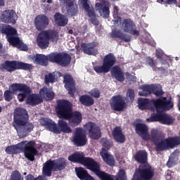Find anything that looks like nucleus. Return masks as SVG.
<instances>
[{"mask_svg": "<svg viewBox=\"0 0 180 180\" xmlns=\"http://www.w3.org/2000/svg\"><path fill=\"white\" fill-rule=\"evenodd\" d=\"M135 131L144 141H150L155 145V151H165L168 148H174L180 144L179 136L164 139L162 134L156 129H153L149 135L148 127L146 124L137 123L135 125Z\"/></svg>", "mask_w": 180, "mask_h": 180, "instance_id": "f257e3e1", "label": "nucleus"}, {"mask_svg": "<svg viewBox=\"0 0 180 180\" xmlns=\"http://www.w3.org/2000/svg\"><path fill=\"white\" fill-rule=\"evenodd\" d=\"M153 94L158 98L153 99L152 102L155 108L156 112H164V110H171L174 108V103L167 97H162L165 94L162 90L161 84H144L142 86V91L139 92L141 96H150Z\"/></svg>", "mask_w": 180, "mask_h": 180, "instance_id": "f03ea898", "label": "nucleus"}, {"mask_svg": "<svg viewBox=\"0 0 180 180\" xmlns=\"http://www.w3.org/2000/svg\"><path fill=\"white\" fill-rule=\"evenodd\" d=\"M55 110L58 117L68 120L71 127H77L82 122V114L79 111H72V103L70 101L65 99L57 100Z\"/></svg>", "mask_w": 180, "mask_h": 180, "instance_id": "7ed1b4c3", "label": "nucleus"}, {"mask_svg": "<svg viewBox=\"0 0 180 180\" xmlns=\"http://www.w3.org/2000/svg\"><path fill=\"white\" fill-rule=\"evenodd\" d=\"M115 64H116V57L113 53H110L104 56L102 65L94 66V70L96 74H106L110 71L112 78L119 82H124V72L120 66L115 65Z\"/></svg>", "mask_w": 180, "mask_h": 180, "instance_id": "20e7f679", "label": "nucleus"}, {"mask_svg": "<svg viewBox=\"0 0 180 180\" xmlns=\"http://www.w3.org/2000/svg\"><path fill=\"white\" fill-rule=\"evenodd\" d=\"M28 120L29 115L26 109L18 108L15 110L13 127L20 139L27 137L29 133L33 131L34 129L33 123L29 122Z\"/></svg>", "mask_w": 180, "mask_h": 180, "instance_id": "39448f33", "label": "nucleus"}, {"mask_svg": "<svg viewBox=\"0 0 180 180\" xmlns=\"http://www.w3.org/2000/svg\"><path fill=\"white\" fill-rule=\"evenodd\" d=\"M68 160L75 164L84 165L87 169H90V171L94 172L99 179H108V174L106 172L101 171V165L98 164V162L91 158L85 157V155L82 153L75 152L68 157Z\"/></svg>", "mask_w": 180, "mask_h": 180, "instance_id": "423d86ee", "label": "nucleus"}, {"mask_svg": "<svg viewBox=\"0 0 180 180\" xmlns=\"http://www.w3.org/2000/svg\"><path fill=\"white\" fill-rule=\"evenodd\" d=\"M21 92L18 94V99L19 102H24L25 99L27 98V95L32 94V89L27 84L22 83H14L10 86V90L4 91V99L6 102H11L13 98V94L16 92Z\"/></svg>", "mask_w": 180, "mask_h": 180, "instance_id": "0eeeda50", "label": "nucleus"}, {"mask_svg": "<svg viewBox=\"0 0 180 180\" xmlns=\"http://www.w3.org/2000/svg\"><path fill=\"white\" fill-rule=\"evenodd\" d=\"M67 167V160L64 158H59L56 160H49L44 164L43 173L46 176H51V172L63 171Z\"/></svg>", "mask_w": 180, "mask_h": 180, "instance_id": "6e6552de", "label": "nucleus"}, {"mask_svg": "<svg viewBox=\"0 0 180 180\" xmlns=\"http://www.w3.org/2000/svg\"><path fill=\"white\" fill-rule=\"evenodd\" d=\"M0 70L7 72H15L18 70L30 71L33 70V65L18 60H6L0 65Z\"/></svg>", "mask_w": 180, "mask_h": 180, "instance_id": "1a4fd4ad", "label": "nucleus"}, {"mask_svg": "<svg viewBox=\"0 0 180 180\" xmlns=\"http://www.w3.org/2000/svg\"><path fill=\"white\" fill-rule=\"evenodd\" d=\"M155 169L148 163L140 165L135 170L131 180H152L154 178Z\"/></svg>", "mask_w": 180, "mask_h": 180, "instance_id": "9d476101", "label": "nucleus"}, {"mask_svg": "<svg viewBox=\"0 0 180 180\" xmlns=\"http://www.w3.org/2000/svg\"><path fill=\"white\" fill-rule=\"evenodd\" d=\"M18 148V153L20 150L24 148V155L25 158H27L29 161H34V155H37L39 151L36 148V142L34 141H23L18 144H16Z\"/></svg>", "mask_w": 180, "mask_h": 180, "instance_id": "9b49d317", "label": "nucleus"}, {"mask_svg": "<svg viewBox=\"0 0 180 180\" xmlns=\"http://www.w3.org/2000/svg\"><path fill=\"white\" fill-rule=\"evenodd\" d=\"M51 63H56L62 67H68L71 63V56L65 52H53L49 53Z\"/></svg>", "mask_w": 180, "mask_h": 180, "instance_id": "f8f14e48", "label": "nucleus"}, {"mask_svg": "<svg viewBox=\"0 0 180 180\" xmlns=\"http://www.w3.org/2000/svg\"><path fill=\"white\" fill-rule=\"evenodd\" d=\"M86 130L89 131V136L92 140H99L102 137L101 127L95 122H89L84 125Z\"/></svg>", "mask_w": 180, "mask_h": 180, "instance_id": "ddd939ff", "label": "nucleus"}, {"mask_svg": "<svg viewBox=\"0 0 180 180\" xmlns=\"http://www.w3.org/2000/svg\"><path fill=\"white\" fill-rule=\"evenodd\" d=\"M72 141L77 147H84L86 143H88V139H86V134L82 128L77 127L73 135Z\"/></svg>", "mask_w": 180, "mask_h": 180, "instance_id": "4468645a", "label": "nucleus"}, {"mask_svg": "<svg viewBox=\"0 0 180 180\" xmlns=\"http://www.w3.org/2000/svg\"><path fill=\"white\" fill-rule=\"evenodd\" d=\"M122 26L125 33H129L132 36H136V37H139V36H140V31L137 30L136 23H134V21L131 20V19H124L122 22Z\"/></svg>", "mask_w": 180, "mask_h": 180, "instance_id": "2eb2a0df", "label": "nucleus"}, {"mask_svg": "<svg viewBox=\"0 0 180 180\" xmlns=\"http://www.w3.org/2000/svg\"><path fill=\"white\" fill-rule=\"evenodd\" d=\"M34 24L37 30L41 32V30L47 29V27L50 25V19L44 14H39L34 18Z\"/></svg>", "mask_w": 180, "mask_h": 180, "instance_id": "dca6fc26", "label": "nucleus"}, {"mask_svg": "<svg viewBox=\"0 0 180 180\" xmlns=\"http://www.w3.org/2000/svg\"><path fill=\"white\" fill-rule=\"evenodd\" d=\"M88 1L89 0H80V2L84 11H86L89 18H91L90 22H91L92 25L94 26H98V25H99V20H98V18H96V13H95L94 7L91 8L89 4H88Z\"/></svg>", "mask_w": 180, "mask_h": 180, "instance_id": "f3484780", "label": "nucleus"}, {"mask_svg": "<svg viewBox=\"0 0 180 180\" xmlns=\"http://www.w3.org/2000/svg\"><path fill=\"white\" fill-rule=\"evenodd\" d=\"M125 105L124 99L120 95L113 96L110 102L111 109L115 112H122L124 109Z\"/></svg>", "mask_w": 180, "mask_h": 180, "instance_id": "a211bd4d", "label": "nucleus"}, {"mask_svg": "<svg viewBox=\"0 0 180 180\" xmlns=\"http://www.w3.org/2000/svg\"><path fill=\"white\" fill-rule=\"evenodd\" d=\"M1 19L4 23L15 25L16 20H18V14L13 10H6L2 13Z\"/></svg>", "mask_w": 180, "mask_h": 180, "instance_id": "6ab92c4d", "label": "nucleus"}, {"mask_svg": "<svg viewBox=\"0 0 180 180\" xmlns=\"http://www.w3.org/2000/svg\"><path fill=\"white\" fill-rule=\"evenodd\" d=\"M65 88L68 91L69 95L74 96L75 94V80L70 74H66L63 77Z\"/></svg>", "mask_w": 180, "mask_h": 180, "instance_id": "aec40b11", "label": "nucleus"}, {"mask_svg": "<svg viewBox=\"0 0 180 180\" xmlns=\"http://www.w3.org/2000/svg\"><path fill=\"white\" fill-rule=\"evenodd\" d=\"M7 41L13 47H16L19 49V50H22V51H27V50H29L27 45L25 44L23 41L19 39L18 35H14L8 38Z\"/></svg>", "mask_w": 180, "mask_h": 180, "instance_id": "412c9836", "label": "nucleus"}, {"mask_svg": "<svg viewBox=\"0 0 180 180\" xmlns=\"http://www.w3.org/2000/svg\"><path fill=\"white\" fill-rule=\"evenodd\" d=\"M96 9L98 11L101 16H103L105 19L109 18V15H110V3L109 2H104L103 4L101 3H96Z\"/></svg>", "mask_w": 180, "mask_h": 180, "instance_id": "4be33fe9", "label": "nucleus"}, {"mask_svg": "<svg viewBox=\"0 0 180 180\" xmlns=\"http://www.w3.org/2000/svg\"><path fill=\"white\" fill-rule=\"evenodd\" d=\"M96 46V42L83 43L81 44L83 52L84 54H88V56H96V54H99L98 49H95Z\"/></svg>", "mask_w": 180, "mask_h": 180, "instance_id": "5701e85b", "label": "nucleus"}, {"mask_svg": "<svg viewBox=\"0 0 180 180\" xmlns=\"http://www.w3.org/2000/svg\"><path fill=\"white\" fill-rule=\"evenodd\" d=\"M37 46L42 50H46L50 45L49 38H47V34L44 31L41 32L37 37Z\"/></svg>", "mask_w": 180, "mask_h": 180, "instance_id": "b1692460", "label": "nucleus"}, {"mask_svg": "<svg viewBox=\"0 0 180 180\" xmlns=\"http://www.w3.org/2000/svg\"><path fill=\"white\" fill-rule=\"evenodd\" d=\"M41 126L45 127L49 131H51L56 134V131H58L57 124L50 118H41L40 120Z\"/></svg>", "mask_w": 180, "mask_h": 180, "instance_id": "393cba45", "label": "nucleus"}, {"mask_svg": "<svg viewBox=\"0 0 180 180\" xmlns=\"http://www.w3.org/2000/svg\"><path fill=\"white\" fill-rule=\"evenodd\" d=\"M0 32L1 34H6L7 39L13 36H18V31L12 26L6 24H1L0 25Z\"/></svg>", "mask_w": 180, "mask_h": 180, "instance_id": "a878e982", "label": "nucleus"}, {"mask_svg": "<svg viewBox=\"0 0 180 180\" xmlns=\"http://www.w3.org/2000/svg\"><path fill=\"white\" fill-rule=\"evenodd\" d=\"M33 63L38 64L39 65L47 66L49 65V61H50V54L45 56L44 54H36L32 58Z\"/></svg>", "mask_w": 180, "mask_h": 180, "instance_id": "bb28decb", "label": "nucleus"}, {"mask_svg": "<svg viewBox=\"0 0 180 180\" xmlns=\"http://www.w3.org/2000/svg\"><path fill=\"white\" fill-rule=\"evenodd\" d=\"M112 137L116 143L123 144L126 141V136L123 134V131L120 127H116L112 131Z\"/></svg>", "mask_w": 180, "mask_h": 180, "instance_id": "cd10ccee", "label": "nucleus"}, {"mask_svg": "<svg viewBox=\"0 0 180 180\" xmlns=\"http://www.w3.org/2000/svg\"><path fill=\"white\" fill-rule=\"evenodd\" d=\"M110 36L112 39H120L125 43H130L131 41V36L120 32V30H112Z\"/></svg>", "mask_w": 180, "mask_h": 180, "instance_id": "c85d7f7f", "label": "nucleus"}, {"mask_svg": "<svg viewBox=\"0 0 180 180\" xmlns=\"http://www.w3.org/2000/svg\"><path fill=\"white\" fill-rule=\"evenodd\" d=\"M43 102V98L40 95L32 94H28L27 96V99L25 101V103L27 105H30V106H36V105H40Z\"/></svg>", "mask_w": 180, "mask_h": 180, "instance_id": "c756f323", "label": "nucleus"}, {"mask_svg": "<svg viewBox=\"0 0 180 180\" xmlns=\"http://www.w3.org/2000/svg\"><path fill=\"white\" fill-rule=\"evenodd\" d=\"M134 160H135V161H136L138 164H141V165H144L147 164V161H148V154L146 150H139L134 155Z\"/></svg>", "mask_w": 180, "mask_h": 180, "instance_id": "7c9ffc66", "label": "nucleus"}, {"mask_svg": "<svg viewBox=\"0 0 180 180\" xmlns=\"http://www.w3.org/2000/svg\"><path fill=\"white\" fill-rule=\"evenodd\" d=\"M58 131L55 132V134H60L62 133H72V129L70 127L68 123L63 120H59L58 121L57 126Z\"/></svg>", "mask_w": 180, "mask_h": 180, "instance_id": "2f4dec72", "label": "nucleus"}, {"mask_svg": "<svg viewBox=\"0 0 180 180\" xmlns=\"http://www.w3.org/2000/svg\"><path fill=\"white\" fill-rule=\"evenodd\" d=\"M103 151L100 153L101 158H103V161L107 164V165H110V167H115L116 162L115 161V158L112 155H109L108 153V150L106 149L103 148Z\"/></svg>", "mask_w": 180, "mask_h": 180, "instance_id": "473e14b6", "label": "nucleus"}, {"mask_svg": "<svg viewBox=\"0 0 180 180\" xmlns=\"http://www.w3.org/2000/svg\"><path fill=\"white\" fill-rule=\"evenodd\" d=\"M53 19L55 20V23L58 26H60L61 27H63V26H65L66 25L68 24V18H67L65 15L60 13H56L53 15Z\"/></svg>", "mask_w": 180, "mask_h": 180, "instance_id": "72a5a7b5", "label": "nucleus"}, {"mask_svg": "<svg viewBox=\"0 0 180 180\" xmlns=\"http://www.w3.org/2000/svg\"><path fill=\"white\" fill-rule=\"evenodd\" d=\"M44 32H45L49 41H50V40L53 41V43H57V41H58L60 35L58 32L56 31V30H44Z\"/></svg>", "mask_w": 180, "mask_h": 180, "instance_id": "f704fd0d", "label": "nucleus"}, {"mask_svg": "<svg viewBox=\"0 0 180 180\" xmlns=\"http://www.w3.org/2000/svg\"><path fill=\"white\" fill-rule=\"evenodd\" d=\"M79 101L80 103L83 105V106L89 107L92 106V105L95 103V100L94 99V98L86 94L80 96V97L79 98Z\"/></svg>", "mask_w": 180, "mask_h": 180, "instance_id": "c9c22d12", "label": "nucleus"}, {"mask_svg": "<svg viewBox=\"0 0 180 180\" xmlns=\"http://www.w3.org/2000/svg\"><path fill=\"white\" fill-rule=\"evenodd\" d=\"M106 180H127V176H126V171H124V169H120L118 174H117V176L115 177V179H113V175H110L108 173H106ZM100 179L102 180V179Z\"/></svg>", "mask_w": 180, "mask_h": 180, "instance_id": "e433bc0d", "label": "nucleus"}, {"mask_svg": "<svg viewBox=\"0 0 180 180\" xmlns=\"http://www.w3.org/2000/svg\"><path fill=\"white\" fill-rule=\"evenodd\" d=\"M39 94L41 96H44L46 101H53L54 99V92L51 91L50 89L47 88L41 89L39 91Z\"/></svg>", "mask_w": 180, "mask_h": 180, "instance_id": "4c0bfd02", "label": "nucleus"}, {"mask_svg": "<svg viewBox=\"0 0 180 180\" xmlns=\"http://www.w3.org/2000/svg\"><path fill=\"white\" fill-rule=\"evenodd\" d=\"M67 12L70 16H77L78 15V6L74 4V1L68 2Z\"/></svg>", "mask_w": 180, "mask_h": 180, "instance_id": "58836bf2", "label": "nucleus"}, {"mask_svg": "<svg viewBox=\"0 0 180 180\" xmlns=\"http://www.w3.org/2000/svg\"><path fill=\"white\" fill-rule=\"evenodd\" d=\"M139 108L141 110H147L150 109V101L147 98H139L138 100Z\"/></svg>", "mask_w": 180, "mask_h": 180, "instance_id": "ea45409f", "label": "nucleus"}, {"mask_svg": "<svg viewBox=\"0 0 180 180\" xmlns=\"http://www.w3.org/2000/svg\"><path fill=\"white\" fill-rule=\"evenodd\" d=\"M56 82L57 78H56V72H51L45 75L44 82L46 85H49V84H54V82Z\"/></svg>", "mask_w": 180, "mask_h": 180, "instance_id": "a19ab883", "label": "nucleus"}, {"mask_svg": "<svg viewBox=\"0 0 180 180\" xmlns=\"http://www.w3.org/2000/svg\"><path fill=\"white\" fill-rule=\"evenodd\" d=\"M161 112L162 111L158 112V113L152 114L150 117L146 120L147 122H162V113H161Z\"/></svg>", "mask_w": 180, "mask_h": 180, "instance_id": "79ce46f5", "label": "nucleus"}, {"mask_svg": "<svg viewBox=\"0 0 180 180\" xmlns=\"http://www.w3.org/2000/svg\"><path fill=\"white\" fill-rule=\"evenodd\" d=\"M175 122V119L172 117L171 115L167 114H162V121L161 122L163 124H172Z\"/></svg>", "mask_w": 180, "mask_h": 180, "instance_id": "37998d69", "label": "nucleus"}, {"mask_svg": "<svg viewBox=\"0 0 180 180\" xmlns=\"http://www.w3.org/2000/svg\"><path fill=\"white\" fill-rule=\"evenodd\" d=\"M5 152L8 155L19 154V148L16 145L8 146L6 148Z\"/></svg>", "mask_w": 180, "mask_h": 180, "instance_id": "c03bdc74", "label": "nucleus"}, {"mask_svg": "<svg viewBox=\"0 0 180 180\" xmlns=\"http://www.w3.org/2000/svg\"><path fill=\"white\" fill-rule=\"evenodd\" d=\"M179 155V151L178 150H174L172 154H171V158H169V160L167 162V165L169 168H171L175 165V163L174 162V160L172 158L174 157H178Z\"/></svg>", "mask_w": 180, "mask_h": 180, "instance_id": "a18cd8bd", "label": "nucleus"}, {"mask_svg": "<svg viewBox=\"0 0 180 180\" xmlns=\"http://www.w3.org/2000/svg\"><path fill=\"white\" fill-rule=\"evenodd\" d=\"M11 180H23V176L19 171L15 170L11 176Z\"/></svg>", "mask_w": 180, "mask_h": 180, "instance_id": "49530a36", "label": "nucleus"}, {"mask_svg": "<svg viewBox=\"0 0 180 180\" xmlns=\"http://www.w3.org/2000/svg\"><path fill=\"white\" fill-rule=\"evenodd\" d=\"M90 95H91V97L92 96V98H100L101 91H99L98 88H94L91 89V91H90Z\"/></svg>", "mask_w": 180, "mask_h": 180, "instance_id": "de8ad7c7", "label": "nucleus"}, {"mask_svg": "<svg viewBox=\"0 0 180 180\" xmlns=\"http://www.w3.org/2000/svg\"><path fill=\"white\" fill-rule=\"evenodd\" d=\"M101 144L103 146L105 147V148H110V147H112L110 141H109V139H108L107 138H103L101 139Z\"/></svg>", "mask_w": 180, "mask_h": 180, "instance_id": "09e8293b", "label": "nucleus"}, {"mask_svg": "<svg viewBox=\"0 0 180 180\" xmlns=\"http://www.w3.org/2000/svg\"><path fill=\"white\" fill-rule=\"evenodd\" d=\"M155 56L158 60H159L162 64H164V52H162V51H156Z\"/></svg>", "mask_w": 180, "mask_h": 180, "instance_id": "8fccbe9b", "label": "nucleus"}, {"mask_svg": "<svg viewBox=\"0 0 180 180\" xmlns=\"http://www.w3.org/2000/svg\"><path fill=\"white\" fill-rule=\"evenodd\" d=\"M127 98H129L130 101H134V90L133 89H129L127 92Z\"/></svg>", "mask_w": 180, "mask_h": 180, "instance_id": "3c124183", "label": "nucleus"}, {"mask_svg": "<svg viewBox=\"0 0 180 180\" xmlns=\"http://www.w3.org/2000/svg\"><path fill=\"white\" fill-rule=\"evenodd\" d=\"M159 4H166L167 5H176V0H158Z\"/></svg>", "mask_w": 180, "mask_h": 180, "instance_id": "603ef678", "label": "nucleus"}, {"mask_svg": "<svg viewBox=\"0 0 180 180\" xmlns=\"http://www.w3.org/2000/svg\"><path fill=\"white\" fill-rule=\"evenodd\" d=\"M148 63L150 67L153 68V71H155L156 68H155V63H154V60H153V58H150L148 60Z\"/></svg>", "mask_w": 180, "mask_h": 180, "instance_id": "864d4df0", "label": "nucleus"}, {"mask_svg": "<svg viewBox=\"0 0 180 180\" xmlns=\"http://www.w3.org/2000/svg\"><path fill=\"white\" fill-rule=\"evenodd\" d=\"M114 13L115 15H119V7L117 6H115L113 8Z\"/></svg>", "mask_w": 180, "mask_h": 180, "instance_id": "5fc2aeb1", "label": "nucleus"}, {"mask_svg": "<svg viewBox=\"0 0 180 180\" xmlns=\"http://www.w3.org/2000/svg\"><path fill=\"white\" fill-rule=\"evenodd\" d=\"M86 25H84L82 27L83 31H81L80 33H83L84 34V33H86Z\"/></svg>", "mask_w": 180, "mask_h": 180, "instance_id": "6e6d98bb", "label": "nucleus"}, {"mask_svg": "<svg viewBox=\"0 0 180 180\" xmlns=\"http://www.w3.org/2000/svg\"><path fill=\"white\" fill-rule=\"evenodd\" d=\"M5 5V1L4 0H0V6H4Z\"/></svg>", "mask_w": 180, "mask_h": 180, "instance_id": "4d7b16f0", "label": "nucleus"}, {"mask_svg": "<svg viewBox=\"0 0 180 180\" xmlns=\"http://www.w3.org/2000/svg\"><path fill=\"white\" fill-rule=\"evenodd\" d=\"M113 22L114 25H117V23H119V20H115Z\"/></svg>", "mask_w": 180, "mask_h": 180, "instance_id": "13d9d810", "label": "nucleus"}, {"mask_svg": "<svg viewBox=\"0 0 180 180\" xmlns=\"http://www.w3.org/2000/svg\"><path fill=\"white\" fill-rule=\"evenodd\" d=\"M68 33H69V34H72V33H74V31L72 30H70L68 31Z\"/></svg>", "mask_w": 180, "mask_h": 180, "instance_id": "bf43d9fd", "label": "nucleus"}, {"mask_svg": "<svg viewBox=\"0 0 180 180\" xmlns=\"http://www.w3.org/2000/svg\"><path fill=\"white\" fill-rule=\"evenodd\" d=\"M47 4H52L53 2V0H47Z\"/></svg>", "mask_w": 180, "mask_h": 180, "instance_id": "052dcab7", "label": "nucleus"}, {"mask_svg": "<svg viewBox=\"0 0 180 180\" xmlns=\"http://www.w3.org/2000/svg\"><path fill=\"white\" fill-rule=\"evenodd\" d=\"M2 112V107L0 106V113Z\"/></svg>", "mask_w": 180, "mask_h": 180, "instance_id": "680f3d73", "label": "nucleus"}, {"mask_svg": "<svg viewBox=\"0 0 180 180\" xmlns=\"http://www.w3.org/2000/svg\"><path fill=\"white\" fill-rule=\"evenodd\" d=\"M60 1H63V2H65L67 0H60ZM68 1H71V0H68Z\"/></svg>", "mask_w": 180, "mask_h": 180, "instance_id": "e2e57ef3", "label": "nucleus"}, {"mask_svg": "<svg viewBox=\"0 0 180 180\" xmlns=\"http://www.w3.org/2000/svg\"><path fill=\"white\" fill-rule=\"evenodd\" d=\"M1 95H2V91H0V96H1Z\"/></svg>", "mask_w": 180, "mask_h": 180, "instance_id": "0e129e2a", "label": "nucleus"}, {"mask_svg": "<svg viewBox=\"0 0 180 180\" xmlns=\"http://www.w3.org/2000/svg\"><path fill=\"white\" fill-rule=\"evenodd\" d=\"M158 68V70H160L161 69V68Z\"/></svg>", "mask_w": 180, "mask_h": 180, "instance_id": "69168bd1", "label": "nucleus"}, {"mask_svg": "<svg viewBox=\"0 0 180 180\" xmlns=\"http://www.w3.org/2000/svg\"><path fill=\"white\" fill-rule=\"evenodd\" d=\"M129 75H130V73H128Z\"/></svg>", "mask_w": 180, "mask_h": 180, "instance_id": "338daca9", "label": "nucleus"}]
</instances>
